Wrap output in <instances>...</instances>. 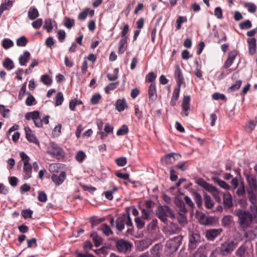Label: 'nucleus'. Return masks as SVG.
I'll list each match as a JSON object with an SVG mask.
<instances>
[{
    "label": "nucleus",
    "mask_w": 257,
    "mask_h": 257,
    "mask_svg": "<svg viewBox=\"0 0 257 257\" xmlns=\"http://www.w3.org/2000/svg\"><path fill=\"white\" fill-rule=\"evenodd\" d=\"M235 214L238 218V223L243 228H247L252 223L253 218L250 213L247 210L238 209L235 210Z\"/></svg>",
    "instance_id": "1"
},
{
    "label": "nucleus",
    "mask_w": 257,
    "mask_h": 257,
    "mask_svg": "<svg viewBox=\"0 0 257 257\" xmlns=\"http://www.w3.org/2000/svg\"><path fill=\"white\" fill-rule=\"evenodd\" d=\"M46 153L53 158L60 160L65 157L63 149L54 142H50L47 147Z\"/></svg>",
    "instance_id": "2"
},
{
    "label": "nucleus",
    "mask_w": 257,
    "mask_h": 257,
    "mask_svg": "<svg viewBox=\"0 0 257 257\" xmlns=\"http://www.w3.org/2000/svg\"><path fill=\"white\" fill-rule=\"evenodd\" d=\"M248 188L246 189L247 197L256 196L255 191L257 190V178L255 175L251 173H246L244 174Z\"/></svg>",
    "instance_id": "3"
},
{
    "label": "nucleus",
    "mask_w": 257,
    "mask_h": 257,
    "mask_svg": "<svg viewBox=\"0 0 257 257\" xmlns=\"http://www.w3.org/2000/svg\"><path fill=\"white\" fill-rule=\"evenodd\" d=\"M237 245V242L231 239H228L220 244L218 247L219 254L222 256H227L231 254Z\"/></svg>",
    "instance_id": "4"
},
{
    "label": "nucleus",
    "mask_w": 257,
    "mask_h": 257,
    "mask_svg": "<svg viewBox=\"0 0 257 257\" xmlns=\"http://www.w3.org/2000/svg\"><path fill=\"white\" fill-rule=\"evenodd\" d=\"M156 215L158 218L163 222L167 221V218L172 219L175 218V214L173 210L168 206H161L156 210Z\"/></svg>",
    "instance_id": "5"
},
{
    "label": "nucleus",
    "mask_w": 257,
    "mask_h": 257,
    "mask_svg": "<svg viewBox=\"0 0 257 257\" xmlns=\"http://www.w3.org/2000/svg\"><path fill=\"white\" fill-rule=\"evenodd\" d=\"M20 156L24 162L23 177L25 180H28L32 177V166L29 163L30 157L24 152L20 153Z\"/></svg>",
    "instance_id": "6"
},
{
    "label": "nucleus",
    "mask_w": 257,
    "mask_h": 257,
    "mask_svg": "<svg viewBox=\"0 0 257 257\" xmlns=\"http://www.w3.org/2000/svg\"><path fill=\"white\" fill-rule=\"evenodd\" d=\"M189 249H193L195 248L198 244L201 242L203 239L200 235L196 232H192L189 236Z\"/></svg>",
    "instance_id": "7"
},
{
    "label": "nucleus",
    "mask_w": 257,
    "mask_h": 257,
    "mask_svg": "<svg viewBox=\"0 0 257 257\" xmlns=\"http://www.w3.org/2000/svg\"><path fill=\"white\" fill-rule=\"evenodd\" d=\"M115 245L117 250L121 252H126L131 250L132 246V244L129 241L123 239L116 240Z\"/></svg>",
    "instance_id": "8"
},
{
    "label": "nucleus",
    "mask_w": 257,
    "mask_h": 257,
    "mask_svg": "<svg viewBox=\"0 0 257 257\" xmlns=\"http://www.w3.org/2000/svg\"><path fill=\"white\" fill-rule=\"evenodd\" d=\"M248 201L251 205L249 206V210L251 217L253 219L257 218V196L247 197Z\"/></svg>",
    "instance_id": "9"
},
{
    "label": "nucleus",
    "mask_w": 257,
    "mask_h": 257,
    "mask_svg": "<svg viewBox=\"0 0 257 257\" xmlns=\"http://www.w3.org/2000/svg\"><path fill=\"white\" fill-rule=\"evenodd\" d=\"M223 231L221 228L210 229L205 231V237L208 240L213 241Z\"/></svg>",
    "instance_id": "10"
},
{
    "label": "nucleus",
    "mask_w": 257,
    "mask_h": 257,
    "mask_svg": "<svg viewBox=\"0 0 257 257\" xmlns=\"http://www.w3.org/2000/svg\"><path fill=\"white\" fill-rule=\"evenodd\" d=\"M66 178V173L64 171L61 172L59 175L53 174L51 179L53 183L57 186L61 185Z\"/></svg>",
    "instance_id": "11"
},
{
    "label": "nucleus",
    "mask_w": 257,
    "mask_h": 257,
    "mask_svg": "<svg viewBox=\"0 0 257 257\" xmlns=\"http://www.w3.org/2000/svg\"><path fill=\"white\" fill-rule=\"evenodd\" d=\"M148 96L149 101L154 102L157 99V93L155 83H152L148 88Z\"/></svg>",
    "instance_id": "12"
},
{
    "label": "nucleus",
    "mask_w": 257,
    "mask_h": 257,
    "mask_svg": "<svg viewBox=\"0 0 257 257\" xmlns=\"http://www.w3.org/2000/svg\"><path fill=\"white\" fill-rule=\"evenodd\" d=\"M25 131L26 133V137L29 142L33 143L36 145H38L39 144V142L34 133L30 127H26L25 128Z\"/></svg>",
    "instance_id": "13"
},
{
    "label": "nucleus",
    "mask_w": 257,
    "mask_h": 257,
    "mask_svg": "<svg viewBox=\"0 0 257 257\" xmlns=\"http://www.w3.org/2000/svg\"><path fill=\"white\" fill-rule=\"evenodd\" d=\"M190 97L189 96H184L183 99V102L182 104V109L185 111L184 112H182L181 114L183 116H188V113L187 111L190 109Z\"/></svg>",
    "instance_id": "14"
},
{
    "label": "nucleus",
    "mask_w": 257,
    "mask_h": 257,
    "mask_svg": "<svg viewBox=\"0 0 257 257\" xmlns=\"http://www.w3.org/2000/svg\"><path fill=\"white\" fill-rule=\"evenodd\" d=\"M236 55L237 52L236 51H230L228 54L227 60L223 65V67L225 68H229L232 64Z\"/></svg>",
    "instance_id": "15"
},
{
    "label": "nucleus",
    "mask_w": 257,
    "mask_h": 257,
    "mask_svg": "<svg viewBox=\"0 0 257 257\" xmlns=\"http://www.w3.org/2000/svg\"><path fill=\"white\" fill-rule=\"evenodd\" d=\"M223 203L224 207L231 208L233 206L232 197L229 192H226L223 194Z\"/></svg>",
    "instance_id": "16"
},
{
    "label": "nucleus",
    "mask_w": 257,
    "mask_h": 257,
    "mask_svg": "<svg viewBox=\"0 0 257 257\" xmlns=\"http://www.w3.org/2000/svg\"><path fill=\"white\" fill-rule=\"evenodd\" d=\"M127 48V38H121L118 44V53L122 54L124 53Z\"/></svg>",
    "instance_id": "17"
},
{
    "label": "nucleus",
    "mask_w": 257,
    "mask_h": 257,
    "mask_svg": "<svg viewBox=\"0 0 257 257\" xmlns=\"http://www.w3.org/2000/svg\"><path fill=\"white\" fill-rule=\"evenodd\" d=\"M198 184L203 187L206 191L211 193L216 189L215 187L202 179L198 180Z\"/></svg>",
    "instance_id": "18"
},
{
    "label": "nucleus",
    "mask_w": 257,
    "mask_h": 257,
    "mask_svg": "<svg viewBox=\"0 0 257 257\" xmlns=\"http://www.w3.org/2000/svg\"><path fill=\"white\" fill-rule=\"evenodd\" d=\"M180 91V86L178 87H176L173 91V94L172 96L170 104L172 106L176 105L177 101L179 97V93Z\"/></svg>",
    "instance_id": "19"
},
{
    "label": "nucleus",
    "mask_w": 257,
    "mask_h": 257,
    "mask_svg": "<svg viewBox=\"0 0 257 257\" xmlns=\"http://www.w3.org/2000/svg\"><path fill=\"white\" fill-rule=\"evenodd\" d=\"M206 249L205 246H200L190 257H207Z\"/></svg>",
    "instance_id": "20"
},
{
    "label": "nucleus",
    "mask_w": 257,
    "mask_h": 257,
    "mask_svg": "<svg viewBox=\"0 0 257 257\" xmlns=\"http://www.w3.org/2000/svg\"><path fill=\"white\" fill-rule=\"evenodd\" d=\"M32 120H33L35 125L38 127H41L43 125L42 120L40 117L39 112L37 111H34V113L32 114Z\"/></svg>",
    "instance_id": "21"
},
{
    "label": "nucleus",
    "mask_w": 257,
    "mask_h": 257,
    "mask_svg": "<svg viewBox=\"0 0 257 257\" xmlns=\"http://www.w3.org/2000/svg\"><path fill=\"white\" fill-rule=\"evenodd\" d=\"M30 58V53L26 51L19 57V63L21 66H26Z\"/></svg>",
    "instance_id": "22"
},
{
    "label": "nucleus",
    "mask_w": 257,
    "mask_h": 257,
    "mask_svg": "<svg viewBox=\"0 0 257 257\" xmlns=\"http://www.w3.org/2000/svg\"><path fill=\"white\" fill-rule=\"evenodd\" d=\"M247 246L245 243L240 245L235 251V254L237 257H245Z\"/></svg>",
    "instance_id": "23"
},
{
    "label": "nucleus",
    "mask_w": 257,
    "mask_h": 257,
    "mask_svg": "<svg viewBox=\"0 0 257 257\" xmlns=\"http://www.w3.org/2000/svg\"><path fill=\"white\" fill-rule=\"evenodd\" d=\"M248 44V52L250 55H253L255 53L256 49V39L254 38L247 39Z\"/></svg>",
    "instance_id": "24"
},
{
    "label": "nucleus",
    "mask_w": 257,
    "mask_h": 257,
    "mask_svg": "<svg viewBox=\"0 0 257 257\" xmlns=\"http://www.w3.org/2000/svg\"><path fill=\"white\" fill-rule=\"evenodd\" d=\"M175 78L176 79L177 82L180 85V84L184 80L182 71L179 65H177L175 68L174 73Z\"/></svg>",
    "instance_id": "25"
},
{
    "label": "nucleus",
    "mask_w": 257,
    "mask_h": 257,
    "mask_svg": "<svg viewBox=\"0 0 257 257\" xmlns=\"http://www.w3.org/2000/svg\"><path fill=\"white\" fill-rule=\"evenodd\" d=\"M39 14L38 10L34 7H31L28 12V17L31 20H34L39 17Z\"/></svg>",
    "instance_id": "26"
},
{
    "label": "nucleus",
    "mask_w": 257,
    "mask_h": 257,
    "mask_svg": "<svg viewBox=\"0 0 257 257\" xmlns=\"http://www.w3.org/2000/svg\"><path fill=\"white\" fill-rule=\"evenodd\" d=\"M90 237L92 238L96 247L99 246L102 243V238L96 232H92L90 235Z\"/></svg>",
    "instance_id": "27"
},
{
    "label": "nucleus",
    "mask_w": 257,
    "mask_h": 257,
    "mask_svg": "<svg viewBox=\"0 0 257 257\" xmlns=\"http://www.w3.org/2000/svg\"><path fill=\"white\" fill-rule=\"evenodd\" d=\"M127 104L124 98L122 99H118L117 100L115 107L118 111H122L124 110Z\"/></svg>",
    "instance_id": "28"
},
{
    "label": "nucleus",
    "mask_w": 257,
    "mask_h": 257,
    "mask_svg": "<svg viewBox=\"0 0 257 257\" xmlns=\"http://www.w3.org/2000/svg\"><path fill=\"white\" fill-rule=\"evenodd\" d=\"M205 206L207 209H211L214 205V203L210 196L207 194L204 195Z\"/></svg>",
    "instance_id": "29"
},
{
    "label": "nucleus",
    "mask_w": 257,
    "mask_h": 257,
    "mask_svg": "<svg viewBox=\"0 0 257 257\" xmlns=\"http://www.w3.org/2000/svg\"><path fill=\"white\" fill-rule=\"evenodd\" d=\"M3 65L4 67L8 70L13 69L15 67L13 61L9 58H6L4 60L3 63Z\"/></svg>",
    "instance_id": "30"
},
{
    "label": "nucleus",
    "mask_w": 257,
    "mask_h": 257,
    "mask_svg": "<svg viewBox=\"0 0 257 257\" xmlns=\"http://www.w3.org/2000/svg\"><path fill=\"white\" fill-rule=\"evenodd\" d=\"M152 242L150 240H143L140 241L138 244L139 249L140 250H144L147 248L151 244Z\"/></svg>",
    "instance_id": "31"
},
{
    "label": "nucleus",
    "mask_w": 257,
    "mask_h": 257,
    "mask_svg": "<svg viewBox=\"0 0 257 257\" xmlns=\"http://www.w3.org/2000/svg\"><path fill=\"white\" fill-rule=\"evenodd\" d=\"M124 220L123 216L118 217L116 220V227L118 230L121 231L124 228Z\"/></svg>",
    "instance_id": "32"
},
{
    "label": "nucleus",
    "mask_w": 257,
    "mask_h": 257,
    "mask_svg": "<svg viewBox=\"0 0 257 257\" xmlns=\"http://www.w3.org/2000/svg\"><path fill=\"white\" fill-rule=\"evenodd\" d=\"M99 230L106 236H109L113 233L111 228L106 224H102L100 227Z\"/></svg>",
    "instance_id": "33"
},
{
    "label": "nucleus",
    "mask_w": 257,
    "mask_h": 257,
    "mask_svg": "<svg viewBox=\"0 0 257 257\" xmlns=\"http://www.w3.org/2000/svg\"><path fill=\"white\" fill-rule=\"evenodd\" d=\"M118 190V188L114 186L111 190H109L104 192L105 197L108 200L113 199V194Z\"/></svg>",
    "instance_id": "34"
},
{
    "label": "nucleus",
    "mask_w": 257,
    "mask_h": 257,
    "mask_svg": "<svg viewBox=\"0 0 257 257\" xmlns=\"http://www.w3.org/2000/svg\"><path fill=\"white\" fill-rule=\"evenodd\" d=\"M161 246L159 244H155L151 249V255L155 257H160Z\"/></svg>",
    "instance_id": "35"
},
{
    "label": "nucleus",
    "mask_w": 257,
    "mask_h": 257,
    "mask_svg": "<svg viewBox=\"0 0 257 257\" xmlns=\"http://www.w3.org/2000/svg\"><path fill=\"white\" fill-rule=\"evenodd\" d=\"M232 221V216L231 215H226L221 220V225L224 227L228 226L231 224Z\"/></svg>",
    "instance_id": "36"
},
{
    "label": "nucleus",
    "mask_w": 257,
    "mask_h": 257,
    "mask_svg": "<svg viewBox=\"0 0 257 257\" xmlns=\"http://www.w3.org/2000/svg\"><path fill=\"white\" fill-rule=\"evenodd\" d=\"M175 156H180L178 154L170 153L166 155L165 161L167 164L173 163L175 160Z\"/></svg>",
    "instance_id": "37"
},
{
    "label": "nucleus",
    "mask_w": 257,
    "mask_h": 257,
    "mask_svg": "<svg viewBox=\"0 0 257 257\" xmlns=\"http://www.w3.org/2000/svg\"><path fill=\"white\" fill-rule=\"evenodd\" d=\"M215 182L217 183L221 188L225 190H228L231 189L230 186H229L226 182L222 180L217 179L215 180Z\"/></svg>",
    "instance_id": "38"
},
{
    "label": "nucleus",
    "mask_w": 257,
    "mask_h": 257,
    "mask_svg": "<svg viewBox=\"0 0 257 257\" xmlns=\"http://www.w3.org/2000/svg\"><path fill=\"white\" fill-rule=\"evenodd\" d=\"M193 198L198 207H200L202 205V199L201 195L197 192H193Z\"/></svg>",
    "instance_id": "39"
},
{
    "label": "nucleus",
    "mask_w": 257,
    "mask_h": 257,
    "mask_svg": "<svg viewBox=\"0 0 257 257\" xmlns=\"http://www.w3.org/2000/svg\"><path fill=\"white\" fill-rule=\"evenodd\" d=\"M118 68H115L113 70V74H110L109 73L107 74V78L110 81H115L118 77Z\"/></svg>",
    "instance_id": "40"
},
{
    "label": "nucleus",
    "mask_w": 257,
    "mask_h": 257,
    "mask_svg": "<svg viewBox=\"0 0 257 257\" xmlns=\"http://www.w3.org/2000/svg\"><path fill=\"white\" fill-rule=\"evenodd\" d=\"M64 101L63 95L61 92L57 93L55 96V105L59 106L62 104Z\"/></svg>",
    "instance_id": "41"
},
{
    "label": "nucleus",
    "mask_w": 257,
    "mask_h": 257,
    "mask_svg": "<svg viewBox=\"0 0 257 257\" xmlns=\"http://www.w3.org/2000/svg\"><path fill=\"white\" fill-rule=\"evenodd\" d=\"M13 46V41L9 39H4L2 42V46L5 49H8Z\"/></svg>",
    "instance_id": "42"
},
{
    "label": "nucleus",
    "mask_w": 257,
    "mask_h": 257,
    "mask_svg": "<svg viewBox=\"0 0 257 257\" xmlns=\"http://www.w3.org/2000/svg\"><path fill=\"white\" fill-rule=\"evenodd\" d=\"M61 168V164L59 163L51 164L49 166V170L51 172H58L59 170Z\"/></svg>",
    "instance_id": "43"
},
{
    "label": "nucleus",
    "mask_w": 257,
    "mask_h": 257,
    "mask_svg": "<svg viewBox=\"0 0 257 257\" xmlns=\"http://www.w3.org/2000/svg\"><path fill=\"white\" fill-rule=\"evenodd\" d=\"M215 201L218 203L221 202V192L217 188L211 193Z\"/></svg>",
    "instance_id": "44"
},
{
    "label": "nucleus",
    "mask_w": 257,
    "mask_h": 257,
    "mask_svg": "<svg viewBox=\"0 0 257 257\" xmlns=\"http://www.w3.org/2000/svg\"><path fill=\"white\" fill-rule=\"evenodd\" d=\"M41 81L47 86L50 85L52 82V80L47 74L43 75L41 77Z\"/></svg>",
    "instance_id": "45"
},
{
    "label": "nucleus",
    "mask_w": 257,
    "mask_h": 257,
    "mask_svg": "<svg viewBox=\"0 0 257 257\" xmlns=\"http://www.w3.org/2000/svg\"><path fill=\"white\" fill-rule=\"evenodd\" d=\"M85 158L86 155L82 151H79L75 156L76 160L79 163H82Z\"/></svg>",
    "instance_id": "46"
},
{
    "label": "nucleus",
    "mask_w": 257,
    "mask_h": 257,
    "mask_svg": "<svg viewBox=\"0 0 257 257\" xmlns=\"http://www.w3.org/2000/svg\"><path fill=\"white\" fill-rule=\"evenodd\" d=\"M118 85V82L108 84L104 88L105 92L106 93H109L110 91L115 89L117 87Z\"/></svg>",
    "instance_id": "47"
},
{
    "label": "nucleus",
    "mask_w": 257,
    "mask_h": 257,
    "mask_svg": "<svg viewBox=\"0 0 257 257\" xmlns=\"http://www.w3.org/2000/svg\"><path fill=\"white\" fill-rule=\"evenodd\" d=\"M187 18L184 16H179L176 20V29L179 30L181 28L182 24L186 22Z\"/></svg>",
    "instance_id": "48"
},
{
    "label": "nucleus",
    "mask_w": 257,
    "mask_h": 257,
    "mask_svg": "<svg viewBox=\"0 0 257 257\" xmlns=\"http://www.w3.org/2000/svg\"><path fill=\"white\" fill-rule=\"evenodd\" d=\"M115 162L119 167H123L125 166L127 163L126 158L124 157L117 158L115 160Z\"/></svg>",
    "instance_id": "49"
},
{
    "label": "nucleus",
    "mask_w": 257,
    "mask_h": 257,
    "mask_svg": "<svg viewBox=\"0 0 257 257\" xmlns=\"http://www.w3.org/2000/svg\"><path fill=\"white\" fill-rule=\"evenodd\" d=\"M239 26L241 30L248 29L251 27L252 24L249 20H247L243 22L240 23Z\"/></svg>",
    "instance_id": "50"
},
{
    "label": "nucleus",
    "mask_w": 257,
    "mask_h": 257,
    "mask_svg": "<svg viewBox=\"0 0 257 257\" xmlns=\"http://www.w3.org/2000/svg\"><path fill=\"white\" fill-rule=\"evenodd\" d=\"M158 220L157 219H153L152 221L147 225V229L149 231H152L155 230L157 228Z\"/></svg>",
    "instance_id": "51"
},
{
    "label": "nucleus",
    "mask_w": 257,
    "mask_h": 257,
    "mask_svg": "<svg viewBox=\"0 0 257 257\" xmlns=\"http://www.w3.org/2000/svg\"><path fill=\"white\" fill-rule=\"evenodd\" d=\"M43 28L46 29L48 33L50 32L52 30L53 27L51 19L45 20Z\"/></svg>",
    "instance_id": "52"
},
{
    "label": "nucleus",
    "mask_w": 257,
    "mask_h": 257,
    "mask_svg": "<svg viewBox=\"0 0 257 257\" xmlns=\"http://www.w3.org/2000/svg\"><path fill=\"white\" fill-rule=\"evenodd\" d=\"M75 21L73 19L65 17L64 19V26L68 29H71L74 25Z\"/></svg>",
    "instance_id": "53"
},
{
    "label": "nucleus",
    "mask_w": 257,
    "mask_h": 257,
    "mask_svg": "<svg viewBox=\"0 0 257 257\" xmlns=\"http://www.w3.org/2000/svg\"><path fill=\"white\" fill-rule=\"evenodd\" d=\"M244 6L249 13H253L256 11V7L254 4L251 3H245Z\"/></svg>",
    "instance_id": "54"
},
{
    "label": "nucleus",
    "mask_w": 257,
    "mask_h": 257,
    "mask_svg": "<svg viewBox=\"0 0 257 257\" xmlns=\"http://www.w3.org/2000/svg\"><path fill=\"white\" fill-rule=\"evenodd\" d=\"M13 5L12 2L10 0H5V3L1 4L0 6V10H2L4 12V11L8 10L9 8L12 7Z\"/></svg>",
    "instance_id": "55"
},
{
    "label": "nucleus",
    "mask_w": 257,
    "mask_h": 257,
    "mask_svg": "<svg viewBox=\"0 0 257 257\" xmlns=\"http://www.w3.org/2000/svg\"><path fill=\"white\" fill-rule=\"evenodd\" d=\"M28 43L26 38L24 36H22L18 38L17 40V45L19 47H24Z\"/></svg>",
    "instance_id": "56"
},
{
    "label": "nucleus",
    "mask_w": 257,
    "mask_h": 257,
    "mask_svg": "<svg viewBox=\"0 0 257 257\" xmlns=\"http://www.w3.org/2000/svg\"><path fill=\"white\" fill-rule=\"evenodd\" d=\"M33 213L32 210L30 209H27L22 211V215L25 219L31 218Z\"/></svg>",
    "instance_id": "57"
},
{
    "label": "nucleus",
    "mask_w": 257,
    "mask_h": 257,
    "mask_svg": "<svg viewBox=\"0 0 257 257\" xmlns=\"http://www.w3.org/2000/svg\"><path fill=\"white\" fill-rule=\"evenodd\" d=\"M245 193L244 182H241V186L237 189L236 194L238 196H242Z\"/></svg>",
    "instance_id": "58"
},
{
    "label": "nucleus",
    "mask_w": 257,
    "mask_h": 257,
    "mask_svg": "<svg viewBox=\"0 0 257 257\" xmlns=\"http://www.w3.org/2000/svg\"><path fill=\"white\" fill-rule=\"evenodd\" d=\"M199 222L203 225H209L211 223V219L205 216H202L199 219Z\"/></svg>",
    "instance_id": "59"
},
{
    "label": "nucleus",
    "mask_w": 257,
    "mask_h": 257,
    "mask_svg": "<svg viewBox=\"0 0 257 257\" xmlns=\"http://www.w3.org/2000/svg\"><path fill=\"white\" fill-rule=\"evenodd\" d=\"M128 129L127 126L124 124L120 128H119L116 133L117 136L124 135L127 133Z\"/></svg>",
    "instance_id": "60"
},
{
    "label": "nucleus",
    "mask_w": 257,
    "mask_h": 257,
    "mask_svg": "<svg viewBox=\"0 0 257 257\" xmlns=\"http://www.w3.org/2000/svg\"><path fill=\"white\" fill-rule=\"evenodd\" d=\"M57 33L59 41L61 43L63 42L66 38L65 32L63 30H59Z\"/></svg>",
    "instance_id": "61"
},
{
    "label": "nucleus",
    "mask_w": 257,
    "mask_h": 257,
    "mask_svg": "<svg viewBox=\"0 0 257 257\" xmlns=\"http://www.w3.org/2000/svg\"><path fill=\"white\" fill-rule=\"evenodd\" d=\"M135 222L138 229L142 228L145 225V222L143 218L141 217H136L135 219Z\"/></svg>",
    "instance_id": "62"
},
{
    "label": "nucleus",
    "mask_w": 257,
    "mask_h": 257,
    "mask_svg": "<svg viewBox=\"0 0 257 257\" xmlns=\"http://www.w3.org/2000/svg\"><path fill=\"white\" fill-rule=\"evenodd\" d=\"M156 78V75L154 74V73L153 72H151L146 75L145 80L147 82L154 83L153 81L155 80Z\"/></svg>",
    "instance_id": "63"
},
{
    "label": "nucleus",
    "mask_w": 257,
    "mask_h": 257,
    "mask_svg": "<svg viewBox=\"0 0 257 257\" xmlns=\"http://www.w3.org/2000/svg\"><path fill=\"white\" fill-rule=\"evenodd\" d=\"M178 221L180 224H183L187 222V218L186 213L179 212L177 217Z\"/></svg>",
    "instance_id": "64"
}]
</instances>
